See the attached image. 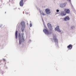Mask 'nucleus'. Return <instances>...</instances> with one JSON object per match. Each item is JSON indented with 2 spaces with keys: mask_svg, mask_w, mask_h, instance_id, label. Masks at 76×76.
<instances>
[{
  "mask_svg": "<svg viewBox=\"0 0 76 76\" xmlns=\"http://www.w3.org/2000/svg\"><path fill=\"white\" fill-rule=\"evenodd\" d=\"M3 60L4 61H5V59H3Z\"/></svg>",
  "mask_w": 76,
  "mask_h": 76,
  "instance_id": "19",
  "label": "nucleus"
},
{
  "mask_svg": "<svg viewBox=\"0 0 76 76\" xmlns=\"http://www.w3.org/2000/svg\"><path fill=\"white\" fill-rule=\"evenodd\" d=\"M67 48L69 50L71 49L72 48V45H69V46H68Z\"/></svg>",
  "mask_w": 76,
  "mask_h": 76,
  "instance_id": "11",
  "label": "nucleus"
},
{
  "mask_svg": "<svg viewBox=\"0 0 76 76\" xmlns=\"http://www.w3.org/2000/svg\"><path fill=\"white\" fill-rule=\"evenodd\" d=\"M41 13L43 15H45V14L43 12H41Z\"/></svg>",
  "mask_w": 76,
  "mask_h": 76,
  "instance_id": "15",
  "label": "nucleus"
},
{
  "mask_svg": "<svg viewBox=\"0 0 76 76\" xmlns=\"http://www.w3.org/2000/svg\"><path fill=\"white\" fill-rule=\"evenodd\" d=\"M61 15L62 16H64L66 15V13L64 12V11H62L61 12Z\"/></svg>",
  "mask_w": 76,
  "mask_h": 76,
  "instance_id": "10",
  "label": "nucleus"
},
{
  "mask_svg": "<svg viewBox=\"0 0 76 76\" xmlns=\"http://www.w3.org/2000/svg\"><path fill=\"white\" fill-rule=\"evenodd\" d=\"M59 26H58L55 28V31H58L60 32H61V31L60 30L59 28Z\"/></svg>",
  "mask_w": 76,
  "mask_h": 76,
  "instance_id": "7",
  "label": "nucleus"
},
{
  "mask_svg": "<svg viewBox=\"0 0 76 76\" xmlns=\"http://www.w3.org/2000/svg\"><path fill=\"white\" fill-rule=\"evenodd\" d=\"M45 11L47 14H49L50 13V10L49 9H46L45 10Z\"/></svg>",
  "mask_w": 76,
  "mask_h": 76,
  "instance_id": "5",
  "label": "nucleus"
},
{
  "mask_svg": "<svg viewBox=\"0 0 76 76\" xmlns=\"http://www.w3.org/2000/svg\"><path fill=\"white\" fill-rule=\"evenodd\" d=\"M48 28H49L50 29V30H52V27L51 26V25L49 23H48Z\"/></svg>",
  "mask_w": 76,
  "mask_h": 76,
  "instance_id": "9",
  "label": "nucleus"
},
{
  "mask_svg": "<svg viewBox=\"0 0 76 76\" xmlns=\"http://www.w3.org/2000/svg\"><path fill=\"white\" fill-rule=\"evenodd\" d=\"M23 34H22L21 37V35L19 34L18 36L19 37V44H21V42H24L25 41L24 39L23 38Z\"/></svg>",
  "mask_w": 76,
  "mask_h": 76,
  "instance_id": "1",
  "label": "nucleus"
},
{
  "mask_svg": "<svg viewBox=\"0 0 76 76\" xmlns=\"http://www.w3.org/2000/svg\"><path fill=\"white\" fill-rule=\"evenodd\" d=\"M15 37L16 39H17L18 37V31H16L15 33Z\"/></svg>",
  "mask_w": 76,
  "mask_h": 76,
  "instance_id": "13",
  "label": "nucleus"
},
{
  "mask_svg": "<svg viewBox=\"0 0 76 76\" xmlns=\"http://www.w3.org/2000/svg\"><path fill=\"white\" fill-rule=\"evenodd\" d=\"M74 28H75V26H72L71 27V28H72V29H74Z\"/></svg>",
  "mask_w": 76,
  "mask_h": 76,
  "instance_id": "16",
  "label": "nucleus"
},
{
  "mask_svg": "<svg viewBox=\"0 0 76 76\" xmlns=\"http://www.w3.org/2000/svg\"><path fill=\"white\" fill-rule=\"evenodd\" d=\"M57 12H59V10H56Z\"/></svg>",
  "mask_w": 76,
  "mask_h": 76,
  "instance_id": "17",
  "label": "nucleus"
},
{
  "mask_svg": "<svg viewBox=\"0 0 76 76\" xmlns=\"http://www.w3.org/2000/svg\"><path fill=\"white\" fill-rule=\"evenodd\" d=\"M30 27H31L32 26V24L31 23H30Z\"/></svg>",
  "mask_w": 76,
  "mask_h": 76,
  "instance_id": "18",
  "label": "nucleus"
},
{
  "mask_svg": "<svg viewBox=\"0 0 76 76\" xmlns=\"http://www.w3.org/2000/svg\"><path fill=\"white\" fill-rule=\"evenodd\" d=\"M43 31L45 34L47 35L50 34H51V32H49L48 29H43Z\"/></svg>",
  "mask_w": 76,
  "mask_h": 76,
  "instance_id": "3",
  "label": "nucleus"
},
{
  "mask_svg": "<svg viewBox=\"0 0 76 76\" xmlns=\"http://www.w3.org/2000/svg\"><path fill=\"white\" fill-rule=\"evenodd\" d=\"M53 39L55 42H58V40L56 38V37H54V36H53Z\"/></svg>",
  "mask_w": 76,
  "mask_h": 76,
  "instance_id": "12",
  "label": "nucleus"
},
{
  "mask_svg": "<svg viewBox=\"0 0 76 76\" xmlns=\"http://www.w3.org/2000/svg\"><path fill=\"white\" fill-rule=\"evenodd\" d=\"M64 11L66 13L69 14L70 12V10L69 9H65Z\"/></svg>",
  "mask_w": 76,
  "mask_h": 76,
  "instance_id": "8",
  "label": "nucleus"
},
{
  "mask_svg": "<svg viewBox=\"0 0 76 76\" xmlns=\"http://www.w3.org/2000/svg\"><path fill=\"white\" fill-rule=\"evenodd\" d=\"M21 24L22 26V32H23L24 28L26 27V25L25 24V22L24 21L21 22Z\"/></svg>",
  "mask_w": 76,
  "mask_h": 76,
  "instance_id": "2",
  "label": "nucleus"
},
{
  "mask_svg": "<svg viewBox=\"0 0 76 76\" xmlns=\"http://www.w3.org/2000/svg\"><path fill=\"white\" fill-rule=\"evenodd\" d=\"M70 19V18L68 16H67L65 17L64 18V21H66L67 20H69Z\"/></svg>",
  "mask_w": 76,
  "mask_h": 76,
  "instance_id": "6",
  "label": "nucleus"
},
{
  "mask_svg": "<svg viewBox=\"0 0 76 76\" xmlns=\"http://www.w3.org/2000/svg\"><path fill=\"white\" fill-rule=\"evenodd\" d=\"M69 1H71V0H69Z\"/></svg>",
  "mask_w": 76,
  "mask_h": 76,
  "instance_id": "20",
  "label": "nucleus"
},
{
  "mask_svg": "<svg viewBox=\"0 0 76 76\" xmlns=\"http://www.w3.org/2000/svg\"><path fill=\"white\" fill-rule=\"evenodd\" d=\"M25 1L24 2H25L26 0H21L20 2V6H23V1Z\"/></svg>",
  "mask_w": 76,
  "mask_h": 76,
  "instance_id": "4",
  "label": "nucleus"
},
{
  "mask_svg": "<svg viewBox=\"0 0 76 76\" xmlns=\"http://www.w3.org/2000/svg\"><path fill=\"white\" fill-rule=\"evenodd\" d=\"M64 4H60V6L61 8H63L64 7Z\"/></svg>",
  "mask_w": 76,
  "mask_h": 76,
  "instance_id": "14",
  "label": "nucleus"
},
{
  "mask_svg": "<svg viewBox=\"0 0 76 76\" xmlns=\"http://www.w3.org/2000/svg\"><path fill=\"white\" fill-rule=\"evenodd\" d=\"M6 13V12H5V13Z\"/></svg>",
  "mask_w": 76,
  "mask_h": 76,
  "instance_id": "21",
  "label": "nucleus"
}]
</instances>
